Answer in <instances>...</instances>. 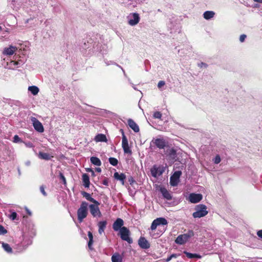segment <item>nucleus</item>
Instances as JSON below:
<instances>
[{
  "mask_svg": "<svg viewBox=\"0 0 262 262\" xmlns=\"http://www.w3.org/2000/svg\"><path fill=\"white\" fill-rule=\"evenodd\" d=\"M88 214V203L82 202L77 210V218L79 222H82Z\"/></svg>",
  "mask_w": 262,
  "mask_h": 262,
  "instance_id": "1",
  "label": "nucleus"
},
{
  "mask_svg": "<svg viewBox=\"0 0 262 262\" xmlns=\"http://www.w3.org/2000/svg\"><path fill=\"white\" fill-rule=\"evenodd\" d=\"M196 211L192 213L194 218H200L204 217L208 214L207 207L203 204L197 205L195 208Z\"/></svg>",
  "mask_w": 262,
  "mask_h": 262,
  "instance_id": "2",
  "label": "nucleus"
},
{
  "mask_svg": "<svg viewBox=\"0 0 262 262\" xmlns=\"http://www.w3.org/2000/svg\"><path fill=\"white\" fill-rule=\"evenodd\" d=\"M194 235L192 230H189L187 233L179 235L176 239L175 242L179 245H183L186 243L190 238Z\"/></svg>",
  "mask_w": 262,
  "mask_h": 262,
  "instance_id": "3",
  "label": "nucleus"
},
{
  "mask_svg": "<svg viewBox=\"0 0 262 262\" xmlns=\"http://www.w3.org/2000/svg\"><path fill=\"white\" fill-rule=\"evenodd\" d=\"M160 201L164 207H172L177 205L180 201L177 198H159Z\"/></svg>",
  "mask_w": 262,
  "mask_h": 262,
  "instance_id": "4",
  "label": "nucleus"
},
{
  "mask_svg": "<svg viewBox=\"0 0 262 262\" xmlns=\"http://www.w3.org/2000/svg\"><path fill=\"white\" fill-rule=\"evenodd\" d=\"M88 200L94 203V204H91L89 206L90 212L94 217L100 214V212L98 207L99 204L98 202L94 200L93 198H86Z\"/></svg>",
  "mask_w": 262,
  "mask_h": 262,
  "instance_id": "5",
  "label": "nucleus"
},
{
  "mask_svg": "<svg viewBox=\"0 0 262 262\" xmlns=\"http://www.w3.org/2000/svg\"><path fill=\"white\" fill-rule=\"evenodd\" d=\"M120 234L121 238L128 243L131 244L133 243V239L129 237L130 231L126 227H123L120 229Z\"/></svg>",
  "mask_w": 262,
  "mask_h": 262,
  "instance_id": "6",
  "label": "nucleus"
},
{
  "mask_svg": "<svg viewBox=\"0 0 262 262\" xmlns=\"http://www.w3.org/2000/svg\"><path fill=\"white\" fill-rule=\"evenodd\" d=\"M164 172V168L161 165H154L150 169L151 175L155 178L161 176Z\"/></svg>",
  "mask_w": 262,
  "mask_h": 262,
  "instance_id": "7",
  "label": "nucleus"
},
{
  "mask_svg": "<svg viewBox=\"0 0 262 262\" xmlns=\"http://www.w3.org/2000/svg\"><path fill=\"white\" fill-rule=\"evenodd\" d=\"M182 175L181 169L174 171L173 174L170 178V184L172 186H176L180 182V178Z\"/></svg>",
  "mask_w": 262,
  "mask_h": 262,
  "instance_id": "8",
  "label": "nucleus"
},
{
  "mask_svg": "<svg viewBox=\"0 0 262 262\" xmlns=\"http://www.w3.org/2000/svg\"><path fill=\"white\" fill-rule=\"evenodd\" d=\"M151 143L160 149H164L168 145V142L163 138H154L151 141Z\"/></svg>",
  "mask_w": 262,
  "mask_h": 262,
  "instance_id": "9",
  "label": "nucleus"
},
{
  "mask_svg": "<svg viewBox=\"0 0 262 262\" xmlns=\"http://www.w3.org/2000/svg\"><path fill=\"white\" fill-rule=\"evenodd\" d=\"M122 139V147L125 154H128L131 155L132 154V150L130 149L128 143L127 138L124 135V132L122 129H121Z\"/></svg>",
  "mask_w": 262,
  "mask_h": 262,
  "instance_id": "10",
  "label": "nucleus"
},
{
  "mask_svg": "<svg viewBox=\"0 0 262 262\" xmlns=\"http://www.w3.org/2000/svg\"><path fill=\"white\" fill-rule=\"evenodd\" d=\"M128 23L132 26H134L138 24L140 20V16L137 13H132L127 16Z\"/></svg>",
  "mask_w": 262,
  "mask_h": 262,
  "instance_id": "11",
  "label": "nucleus"
},
{
  "mask_svg": "<svg viewBox=\"0 0 262 262\" xmlns=\"http://www.w3.org/2000/svg\"><path fill=\"white\" fill-rule=\"evenodd\" d=\"M31 120L34 129L39 133H43L44 128L41 123L35 117H32Z\"/></svg>",
  "mask_w": 262,
  "mask_h": 262,
  "instance_id": "12",
  "label": "nucleus"
},
{
  "mask_svg": "<svg viewBox=\"0 0 262 262\" xmlns=\"http://www.w3.org/2000/svg\"><path fill=\"white\" fill-rule=\"evenodd\" d=\"M17 49H18L16 46L10 45L8 47L5 48L2 53L4 55L11 56L16 53Z\"/></svg>",
  "mask_w": 262,
  "mask_h": 262,
  "instance_id": "13",
  "label": "nucleus"
},
{
  "mask_svg": "<svg viewBox=\"0 0 262 262\" xmlns=\"http://www.w3.org/2000/svg\"><path fill=\"white\" fill-rule=\"evenodd\" d=\"M124 222L122 219L120 218H118L113 225V228L114 231H117L118 230L120 231V229L123 227Z\"/></svg>",
  "mask_w": 262,
  "mask_h": 262,
  "instance_id": "14",
  "label": "nucleus"
},
{
  "mask_svg": "<svg viewBox=\"0 0 262 262\" xmlns=\"http://www.w3.org/2000/svg\"><path fill=\"white\" fill-rule=\"evenodd\" d=\"M138 244L141 248L144 249H147L150 247V244L144 237H140L138 240Z\"/></svg>",
  "mask_w": 262,
  "mask_h": 262,
  "instance_id": "15",
  "label": "nucleus"
},
{
  "mask_svg": "<svg viewBox=\"0 0 262 262\" xmlns=\"http://www.w3.org/2000/svg\"><path fill=\"white\" fill-rule=\"evenodd\" d=\"M128 126L135 132L138 133L139 132V127L137 124L132 119H129L127 120Z\"/></svg>",
  "mask_w": 262,
  "mask_h": 262,
  "instance_id": "16",
  "label": "nucleus"
},
{
  "mask_svg": "<svg viewBox=\"0 0 262 262\" xmlns=\"http://www.w3.org/2000/svg\"><path fill=\"white\" fill-rule=\"evenodd\" d=\"M114 178L118 181H120L122 185L124 184L126 176L123 173H119L118 172H115L114 174Z\"/></svg>",
  "mask_w": 262,
  "mask_h": 262,
  "instance_id": "17",
  "label": "nucleus"
},
{
  "mask_svg": "<svg viewBox=\"0 0 262 262\" xmlns=\"http://www.w3.org/2000/svg\"><path fill=\"white\" fill-rule=\"evenodd\" d=\"M22 64V62L16 61L11 60L9 62L7 63L8 68L10 69L14 70L16 68L19 67Z\"/></svg>",
  "mask_w": 262,
  "mask_h": 262,
  "instance_id": "18",
  "label": "nucleus"
},
{
  "mask_svg": "<svg viewBox=\"0 0 262 262\" xmlns=\"http://www.w3.org/2000/svg\"><path fill=\"white\" fill-rule=\"evenodd\" d=\"M107 222L106 221H101L98 223V232L100 234H101L104 231L106 228Z\"/></svg>",
  "mask_w": 262,
  "mask_h": 262,
  "instance_id": "19",
  "label": "nucleus"
},
{
  "mask_svg": "<svg viewBox=\"0 0 262 262\" xmlns=\"http://www.w3.org/2000/svg\"><path fill=\"white\" fill-rule=\"evenodd\" d=\"M82 179L83 185L85 187H89L90 184L89 176L86 173L83 174L82 176Z\"/></svg>",
  "mask_w": 262,
  "mask_h": 262,
  "instance_id": "20",
  "label": "nucleus"
},
{
  "mask_svg": "<svg viewBox=\"0 0 262 262\" xmlns=\"http://www.w3.org/2000/svg\"><path fill=\"white\" fill-rule=\"evenodd\" d=\"M88 237L89 238V241L88 242V247L90 250H93L92 245L94 243L93 235L91 231L88 232Z\"/></svg>",
  "mask_w": 262,
  "mask_h": 262,
  "instance_id": "21",
  "label": "nucleus"
},
{
  "mask_svg": "<svg viewBox=\"0 0 262 262\" xmlns=\"http://www.w3.org/2000/svg\"><path fill=\"white\" fill-rule=\"evenodd\" d=\"M38 157L39 158L41 159H43L46 160H49L51 159V158H53V156H50L49 154L48 153L42 152H39L38 154Z\"/></svg>",
  "mask_w": 262,
  "mask_h": 262,
  "instance_id": "22",
  "label": "nucleus"
},
{
  "mask_svg": "<svg viewBox=\"0 0 262 262\" xmlns=\"http://www.w3.org/2000/svg\"><path fill=\"white\" fill-rule=\"evenodd\" d=\"M215 13L213 11H207L204 13L203 16L205 19L208 20L213 17Z\"/></svg>",
  "mask_w": 262,
  "mask_h": 262,
  "instance_id": "23",
  "label": "nucleus"
},
{
  "mask_svg": "<svg viewBox=\"0 0 262 262\" xmlns=\"http://www.w3.org/2000/svg\"><path fill=\"white\" fill-rule=\"evenodd\" d=\"M112 262H122V256L117 253H115L112 256Z\"/></svg>",
  "mask_w": 262,
  "mask_h": 262,
  "instance_id": "24",
  "label": "nucleus"
},
{
  "mask_svg": "<svg viewBox=\"0 0 262 262\" xmlns=\"http://www.w3.org/2000/svg\"><path fill=\"white\" fill-rule=\"evenodd\" d=\"M90 161L93 164L96 166H100L101 165V162L100 160L96 157H91Z\"/></svg>",
  "mask_w": 262,
  "mask_h": 262,
  "instance_id": "25",
  "label": "nucleus"
},
{
  "mask_svg": "<svg viewBox=\"0 0 262 262\" xmlns=\"http://www.w3.org/2000/svg\"><path fill=\"white\" fill-rule=\"evenodd\" d=\"M184 253L186 255V256L189 258H201L202 256L200 254H196V253H191L189 252H188L187 251H184Z\"/></svg>",
  "mask_w": 262,
  "mask_h": 262,
  "instance_id": "26",
  "label": "nucleus"
},
{
  "mask_svg": "<svg viewBox=\"0 0 262 262\" xmlns=\"http://www.w3.org/2000/svg\"><path fill=\"white\" fill-rule=\"evenodd\" d=\"M28 91L31 93L33 95H36L39 91V88L35 85L30 86L28 88Z\"/></svg>",
  "mask_w": 262,
  "mask_h": 262,
  "instance_id": "27",
  "label": "nucleus"
},
{
  "mask_svg": "<svg viewBox=\"0 0 262 262\" xmlns=\"http://www.w3.org/2000/svg\"><path fill=\"white\" fill-rule=\"evenodd\" d=\"M96 142H106L107 141L105 135L103 134H98L95 137Z\"/></svg>",
  "mask_w": 262,
  "mask_h": 262,
  "instance_id": "28",
  "label": "nucleus"
},
{
  "mask_svg": "<svg viewBox=\"0 0 262 262\" xmlns=\"http://www.w3.org/2000/svg\"><path fill=\"white\" fill-rule=\"evenodd\" d=\"M168 156L170 159L174 160L177 158V153L176 150L173 148L170 149L168 151Z\"/></svg>",
  "mask_w": 262,
  "mask_h": 262,
  "instance_id": "29",
  "label": "nucleus"
},
{
  "mask_svg": "<svg viewBox=\"0 0 262 262\" xmlns=\"http://www.w3.org/2000/svg\"><path fill=\"white\" fill-rule=\"evenodd\" d=\"M158 226L160 225H166L168 224L167 220L163 217H159L156 219Z\"/></svg>",
  "mask_w": 262,
  "mask_h": 262,
  "instance_id": "30",
  "label": "nucleus"
},
{
  "mask_svg": "<svg viewBox=\"0 0 262 262\" xmlns=\"http://www.w3.org/2000/svg\"><path fill=\"white\" fill-rule=\"evenodd\" d=\"M157 190L161 193L163 196H168V192L165 187L160 186Z\"/></svg>",
  "mask_w": 262,
  "mask_h": 262,
  "instance_id": "31",
  "label": "nucleus"
},
{
  "mask_svg": "<svg viewBox=\"0 0 262 262\" xmlns=\"http://www.w3.org/2000/svg\"><path fill=\"white\" fill-rule=\"evenodd\" d=\"M2 247L7 252L9 253H12V249L8 244L3 243Z\"/></svg>",
  "mask_w": 262,
  "mask_h": 262,
  "instance_id": "32",
  "label": "nucleus"
},
{
  "mask_svg": "<svg viewBox=\"0 0 262 262\" xmlns=\"http://www.w3.org/2000/svg\"><path fill=\"white\" fill-rule=\"evenodd\" d=\"M187 199L192 203H197L199 202L202 198H186Z\"/></svg>",
  "mask_w": 262,
  "mask_h": 262,
  "instance_id": "33",
  "label": "nucleus"
},
{
  "mask_svg": "<svg viewBox=\"0 0 262 262\" xmlns=\"http://www.w3.org/2000/svg\"><path fill=\"white\" fill-rule=\"evenodd\" d=\"M110 163L113 166H116L118 163V160L115 158L111 157L108 159Z\"/></svg>",
  "mask_w": 262,
  "mask_h": 262,
  "instance_id": "34",
  "label": "nucleus"
},
{
  "mask_svg": "<svg viewBox=\"0 0 262 262\" xmlns=\"http://www.w3.org/2000/svg\"><path fill=\"white\" fill-rule=\"evenodd\" d=\"M165 85V82L163 80H161L158 83L157 86L161 91L163 90L162 88Z\"/></svg>",
  "mask_w": 262,
  "mask_h": 262,
  "instance_id": "35",
  "label": "nucleus"
},
{
  "mask_svg": "<svg viewBox=\"0 0 262 262\" xmlns=\"http://www.w3.org/2000/svg\"><path fill=\"white\" fill-rule=\"evenodd\" d=\"M221 161V157L219 155H217L213 159V162L214 164H217L220 163Z\"/></svg>",
  "mask_w": 262,
  "mask_h": 262,
  "instance_id": "36",
  "label": "nucleus"
},
{
  "mask_svg": "<svg viewBox=\"0 0 262 262\" xmlns=\"http://www.w3.org/2000/svg\"><path fill=\"white\" fill-rule=\"evenodd\" d=\"M158 225L157 224V222L156 220H154L153 222H152L151 225L150 226V229L152 231L155 230L157 228Z\"/></svg>",
  "mask_w": 262,
  "mask_h": 262,
  "instance_id": "37",
  "label": "nucleus"
},
{
  "mask_svg": "<svg viewBox=\"0 0 262 262\" xmlns=\"http://www.w3.org/2000/svg\"><path fill=\"white\" fill-rule=\"evenodd\" d=\"M154 118L161 119L162 117V114L160 112H156L153 114Z\"/></svg>",
  "mask_w": 262,
  "mask_h": 262,
  "instance_id": "38",
  "label": "nucleus"
},
{
  "mask_svg": "<svg viewBox=\"0 0 262 262\" xmlns=\"http://www.w3.org/2000/svg\"><path fill=\"white\" fill-rule=\"evenodd\" d=\"M14 143L23 142V141L19 137L18 135H15L13 137V141Z\"/></svg>",
  "mask_w": 262,
  "mask_h": 262,
  "instance_id": "39",
  "label": "nucleus"
},
{
  "mask_svg": "<svg viewBox=\"0 0 262 262\" xmlns=\"http://www.w3.org/2000/svg\"><path fill=\"white\" fill-rule=\"evenodd\" d=\"M7 233V230L1 225H0V235L5 234Z\"/></svg>",
  "mask_w": 262,
  "mask_h": 262,
  "instance_id": "40",
  "label": "nucleus"
},
{
  "mask_svg": "<svg viewBox=\"0 0 262 262\" xmlns=\"http://www.w3.org/2000/svg\"><path fill=\"white\" fill-rule=\"evenodd\" d=\"M10 219H11L12 220L14 221L15 220L17 217V213L15 212H13L10 215Z\"/></svg>",
  "mask_w": 262,
  "mask_h": 262,
  "instance_id": "41",
  "label": "nucleus"
},
{
  "mask_svg": "<svg viewBox=\"0 0 262 262\" xmlns=\"http://www.w3.org/2000/svg\"><path fill=\"white\" fill-rule=\"evenodd\" d=\"M26 147L31 148L33 147V144L30 142H24Z\"/></svg>",
  "mask_w": 262,
  "mask_h": 262,
  "instance_id": "42",
  "label": "nucleus"
},
{
  "mask_svg": "<svg viewBox=\"0 0 262 262\" xmlns=\"http://www.w3.org/2000/svg\"><path fill=\"white\" fill-rule=\"evenodd\" d=\"M59 177H60V179L63 182V183L66 184V178H65L64 176H63V174L62 173H60Z\"/></svg>",
  "mask_w": 262,
  "mask_h": 262,
  "instance_id": "43",
  "label": "nucleus"
},
{
  "mask_svg": "<svg viewBox=\"0 0 262 262\" xmlns=\"http://www.w3.org/2000/svg\"><path fill=\"white\" fill-rule=\"evenodd\" d=\"M246 38V35L245 34H242L239 37V40L241 42H243L245 41Z\"/></svg>",
  "mask_w": 262,
  "mask_h": 262,
  "instance_id": "44",
  "label": "nucleus"
},
{
  "mask_svg": "<svg viewBox=\"0 0 262 262\" xmlns=\"http://www.w3.org/2000/svg\"><path fill=\"white\" fill-rule=\"evenodd\" d=\"M188 196H203L202 194L200 193H191L189 194Z\"/></svg>",
  "mask_w": 262,
  "mask_h": 262,
  "instance_id": "45",
  "label": "nucleus"
},
{
  "mask_svg": "<svg viewBox=\"0 0 262 262\" xmlns=\"http://www.w3.org/2000/svg\"><path fill=\"white\" fill-rule=\"evenodd\" d=\"M40 191H41V193H42V194L43 195H47V194L46 193V191L45 190V188H44L43 186H41L40 187Z\"/></svg>",
  "mask_w": 262,
  "mask_h": 262,
  "instance_id": "46",
  "label": "nucleus"
},
{
  "mask_svg": "<svg viewBox=\"0 0 262 262\" xmlns=\"http://www.w3.org/2000/svg\"><path fill=\"white\" fill-rule=\"evenodd\" d=\"M199 66L201 68H206L207 67V64L205 63L201 62L199 64Z\"/></svg>",
  "mask_w": 262,
  "mask_h": 262,
  "instance_id": "47",
  "label": "nucleus"
},
{
  "mask_svg": "<svg viewBox=\"0 0 262 262\" xmlns=\"http://www.w3.org/2000/svg\"><path fill=\"white\" fill-rule=\"evenodd\" d=\"M257 235L259 237L262 238V230H258L257 232Z\"/></svg>",
  "mask_w": 262,
  "mask_h": 262,
  "instance_id": "48",
  "label": "nucleus"
},
{
  "mask_svg": "<svg viewBox=\"0 0 262 262\" xmlns=\"http://www.w3.org/2000/svg\"><path fill=\"white\" fill-rule=\"evenodd\" d=\"M25 210H26V211L27 213L29 216H31V215H32V213H31V212L29 210V209H28L27 207H25Z\"/></svg>",
  "mask_w": 262,
  "mask_h": 262,
  "instance_id": "49",
  "label": "nucleus"
},
{
  "mask_svg": "<svg viewBox=\"0 0 262 262\" xmlns=\"http://www.w3.org/2000/svg\"><path fill=\"white\" fill-rule=\"evenodd\" d=\"M128 81H129V83L132 84V87L133 88V89L134 90H137V89L136 88L135 85L130 82V80L129 79H128Z\"/></svg>",
  "mask_w": 262,
  "mask_h": 262,
  "instance_id": "50",
  "label": "nucleus"
},
{
  "mask_svg": "<svg viewBox=\"0 0 262 262\" xmlns=\"http://www.w3.org/2000/svg\"><path fill=\"white\" fill-rule=\"evenodd\" d=\"M117 66L118 67H119V68L122 70V71H123V72L124 75L126 77V74H125V71H124V69H123L121 66H119L118 64H117Z\"/></svg>",
  "mask_w": 262,
  "mask_h": 262,
  "instance_id": "51",
  "label": "nucleus"
},
{
  "mask_svg": "<svg viewBox=\"0 0 262 262\" xmlns=\"http://www.w3.org/2000/svg\"><path fill=\"white\" fill-rule=\"evenodd\" d=\"M128 181L129 182L130 184H132L134 182V179H133V178L132 177H130Z\"/></svg>",
  "mask_w": 262,
  "mask_h": 262,
  "instance_id": "52",
  "label": "nucleus"
},
{
  "mask_svg": "<svg viewBox=\"0 0 262 262\" xmlns=\"http://www.w3.org/2000/svg\"><path fill=\"white\" fill-rule=\"evenodd\" d=\"M96 171L100 173L101 172V169L100 167H97L95 169Z\"/></svg>",
  "mask_w": 262,
  "mask_h": 262,
  "instance_id": "53",
  "label": "nucleus"
},
{
  "mask_svg": "<svg viewBox=\"0 0 262 262\" xmlns=\"http://www.w3.org/2000/svg\"><path fill=\"white\" fill-rule=\"evenodd\" d=\"M105 63L106 65L108 66L111 64H114V62H112V61H105Z\"/></svg>",
  "mask_w": 262,
  "mask_h": 262,
  "instance_id": "54",
  "label": "nucleus"
},
{
  "mask_svg": "<svg viewBox=\"0 0 262 262\" xmlns=\"http://www.w3.org/2000/svg\"><path fill=\"white\" fill-rule=\"evenodd\" d=\"M170 256L172 258H177L178 257V255L177 254H172Z\"/></svg>",
  "mask_w": 262,
  "mask_h": 262,
  "instance_id": "55",
  "label": "nucleus"
},
{
  "mask_svg": "<svg viewBox=\"0 0 262 262\" xmlns=\"http://www.w3.org/2000/svg\"><path fill=\"white\" fill-rule=\"evenodd\" d=\"M172 259V258L171 257V256L168 257L166 259H165V261L166 262H168L171 259Z\"/></svg>",
  "mask_w": 262,
  "mask_h": 262,
  "instance_id": "56",
  "label": "nucleus"
},
{
  "mask_svg": "<svg viewBox=\"0 0 262 262\" xmlns=\"http://www.w3.org/2000/svg\"><path fill=\"white\" fill-rule=\"evenodd\" d=\"M90 171H91L92 176H95V172L94 171V170H91Z\"/></svg>",
  "mask_w": 262,
  "mask_h": 262,
  "instance_id": "57",
  "label": "nucleus"
},
{
  "mask_svg": "<svg viewBox=\"0 0 262 262\" xmlns=\"http://www.w3.org/2000/svg\"><path fill=\"white\" fill-rule=\"evenodd\" d=\"M253 1L256 2H258V3H262V0H253Z\"/></svg>",
  "mask_w": 262,
  "mask_h": 262,
  "instance_id": "58",
  "label": "nucleus"
},
{
  "mask_svg": "<svg viewBox=\"0 0 262 262\" xmlns=\"http://www.w3.org/2000/svg\"><path fill=\"white\" fill-rule=\"evenodd\" d=\"M84 196H86V197H88V196H90V195L88 193H86V192H84Z\"/></svg>",
  "mask_w": 262,
  "mask_h": 262,
  "instance_id": "59",
  "label": "nucleus"
},
{
  "mask_svg": "<svg viewBox=\"0 0 262 262\" xmlns=\"http://www.w3.org/2000/svg\"><path fill=\"white\" fill-rule=\"evenodd\" d=\"M91 170H93V169L91 168H88V169H86V171L91 172V171H90Z\"/></svg>",
  "mask_w": 262,
  "mask_h": 262,
  "instance_id": "60",
  "label": "nucleus"
},
{
  "mask_svg": "<svg viewBox=\"0 0 262 262\" xmlns=\"http://www.w3.org/2000/svg\"><path fill=\"white\" fill-rule=\"evenodd\" d=\"M26 164L27 165H29L30 164V161H28V162H26Z\"/></svg>",
  "mask_w": 262,
  "mask_h": 262,
  "instance_id": "61",
  "label": "nucleus"
},
{
  "mask_svg": "<svg viewBox=\"0 0 262 262\" xmlns=\"http://www.w3.org/2000/svg\"><path fill=\"white\" fill-rule=\"evenodd\" d=\"M177 168V167H176V164L174 165V169H176Z\"/></svg>",
  "mask_w": 262,
  "mask_h": 262,
  "instance_id": "62",
  "label": "nucleus"
},
{
  "mask_svg": "<svg viewBox=\"0 0 262 262\" xmlns=\"http://www.w3.org/2000/svg\"><path fill=\"white\" fill-rule=\"evenodd\" d=\"M2 29V27L0 26V30H1Z\"/></svg>",
  "mask_w": 262,
  "mask_h": 262,
  "instance_id": "63",
  "label": "nucleus"
}]
</instances>
